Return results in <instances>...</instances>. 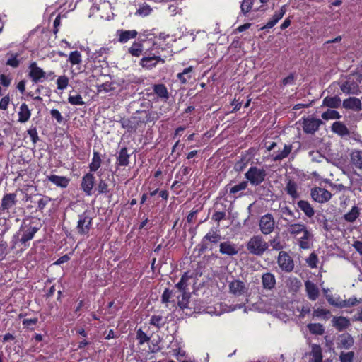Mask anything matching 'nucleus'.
<instances>
[{
  "label": "nucleus",
  "mask_w": 362,
  "mask_h": 362,
  "mask_svg": "<svg viewBox=\"0 0 362 362\" xmlns=\"http://www.w3.org/2000/svg\"><path fill=\"white\" fill-rule=\"evenodd\" d=\"M354 352L353 351H349L346 353L341 352L339 358L341 362H353L354 360Z\"/></svg>",
  "instance_id": "obj_59"
},
{
  "label": "nucleus",
  "mask_w": 362,
  "mask_h": 362,
  "mask_svg": "<svg viewBox=\"0 0 362 362\" xmlns=\"http://www.w3.org/2000/svg\"><path fill=\"white\" fill-rule=\"evenodd\" d=\"M277 264L284 272H291L294 268V262L286 251H280L277 257Z\"/></svg>",
  "instance_id": "obj_8"
},
{
  "label": "nucleus",
  "mask_w": 362,
  "mask_h": 362,
  "mask_svg": "<svg viewBox=\"0 0 362 362\" xmlns=\"http://www.w3.org/2000/svg\"><path fill=\"white\" fill-rule=\"evenodd\" d=\"M228 288L230 293L237 297L247 296L248 291L245 284L239 279H234L230 281L228 284Z\"/></svg>",
  "instance_id": "obj_11"
},
{
  "label": "nucleus",
  "mask_w": 362,
  "mask_h": 362,
  "mask_svg": "<svg viewBox=\"0 0 362 362\" xmlns=\"http://www.w3.org/2000/svg\"><path fill=\"white\" fill-rule=\"evenodd\" d=\"M293 146L291 144H285L282 151H279L276 155H273L274 161H280L288 156L292 151Z\"/></svg>",
  "instance_id": "obj_38"
},
{
  "label": "nucleus",
  "mask_w": 362,
  "mask_h": 362,
  "mask_svg": "<svg viewBox=\"0 0 362 362\" xmlns=\"http://www.w3.org/2000/svg\"><path fill=\"white\" fill-rule=\"evenodd\" d=\"M268 243H269V245L272 247V250H274L282 251L281 250L284 248V245L281 243L279 235L271 239Z\"/></svg>",
  "instance_id": "obj_52"
},
{
  "label": "nucleus",
  "mask_w": 362,
  "mask_h": 362,
  "mask_svg": "<svg viewBox=\"0 0 362 362\" xmlns=\"http://www.w3.org/2000/svg\"><path fill=\"white\" fill-rule=\"evenodd\" d=\"M255 0H243L240 8L241 12L246 16L252 8L253 3Z\"/></svg>",
  "instance_id": "obj_50"
},
{
  "label": "nucleus",
  "mask_w": 362,
  "mask_h": 362,
  "mask_svg": "<svg viewBox=\"0 0 362 362\" xmlns=\"http://www.w3.org/2000/svg\"><path fill=\"white\" fill-rule=\"evenodd\" d=\"M172 296L177 297V291H173V290H170L169 288H165L161 296V301L163 303H168L170 302V299Z\"/></svg>",
  "instance_id": "obj_53"
},
{
  "label": "nucleus",
  "mask_w": 362,
  "mask_h": 362,
  "mask_svg": "<svg viewBox=\"0 0 362 362\" xmlns=\"http://www.w3.org/2000/svg\"><path fill=\"white\" fill-rule=\"evenodd\" d=\"M69 79L66 76L63 75V76H59L58 78L57 79V82H56L57 86V89H59V90L66 89L69 85Z\"/></svg>",
  "instance_id": "obj_49"
},
{
  "label": "nucleus",
  "mask_w": 362,
  "mask_h": 362,
  "mask_svg": "<svg viewBox=\"0 0 362 362\" xmlns=\"http://www.w3.org/2000/svg\"><path fill=\"white\" fill-rule=\"evenodd\" d=\"M312 199L318 203H325L332 198V194L327 189L319 187L311 189Z\"/></svg>",
  "instance_id": "obj_10"
},
{
  "label": "nucleus",
  "mask_w": 362,
  "mask_h": 362,
  "mask_svg": "<svg viewBox=\"0 0 362 362\" xmlns=\"http://www.w3.org/2000/svg\"><path fill=\"white\" fill-rule=\"evenodd\" d=\"M119 123L122 128L125 129L128 132H136L137 128L139 127L136 118L132 116L129 118H122L120 119Z\"/></svg>",
  "instance_id": "obj_19"
},
{
  "label": "nucleus",
  "mask_w": 362,
  "mask_h": 362,
  "mask_svg": "<svg viewBox=\"0 0 362 362\" xmlns=\"http://www.w3.org/2000/svg\"><path fill=\"white\" fill-rule=\"evenodd\" d=\"M262 284L264 288L271 290L276 285V279L273 274L267 272L262 276Z\"/></svg>",
  "instance_id": "obj_26"
},
{
  "label": "nucleus",
  "mask_w": 362,
  "mask_h": 362,
  "mask_svg": "<svg viewBox=\"0 0 362 362\" xmlns=\"http://www.w3.org/2000/svg\"><path fill=\"white\" fill-rule=\"evenodd\" d=\"M313 235L308 229L303 233V235L298 238V246L300 248L307 250L312 245Z\"/></svg>",
  "instance_id": "obj_23"
},
{
  "label": "nucleus",
  "mask_w": 362,
  "mask_h": 362,
  "mask_svg": "<svg viewBox=\"0 0 362 362\" xmlns=\"http://www.w3.org/2000/svg\"><path fill=\"white\" fill-rule=\"evenodd\" d=\"M68 102L73 105H83L85 103L83 101L82 96L80 94L76 95H69Z\"/></svg>",
  "instance_id": "obj_54"
},
{
  "label": "nucleus",
  "mask_w": 362,
  "mask_h": 362,
  "mask_svg": "<svg viewBox=\"0 0 362 362\" xmlns=\"http://www.w3.org/2000/svg\"><path fill=\"white\" fill-rule=\"evenodd\" d=\"M110 49L107 47H102L98 49H96L94 52L92 53L90 56V59L93 61H104L107 58L109 54Z\"/></svg>",
  "instance_id": "obj_28"
},
{
  "label": "nucleus",
  "mask_w": 362,
  "mask_h": 362,
  "mask_svg": "<svg viewBox=\"0 0 362 362\" xmlns=\"http://www.w3.org/2000/svg\"><path fill=\"white\" fill-rule=\"evenodd\" d=\"M310 356L312 357L313 362H322L323 355L321 346L315 344H312Z\"/></svg>",
  "instance_id": "obj_33"
},
{
  "label": "nucleus",
  "mask_w": 362,
  "mask_h": 362,
  "mask_svg": "<svg viewBox=\"0 0 362 362\" xmlns=\"http://www.w3.org/2000/svg\"><path fill=\"white\" fill-rule=\"evenodd\" d=\"M343 106L346 109L358 111L361 109V102L358 98H349L343 101Z\"/></svg>",
  "instance_id": "obj_30"
},
{
  "label": "nucleus",
  "mask_w": 362,
  "mask_h": 362,
  "mask_svg": "<svg viewBox=\"0 0 362 362\" xmlns=\"http://www.w3.org/2000/svg\"><path fill=\"white\" fill-rule=\"evenodd\" d=\"M307 327L312 334L322 335L325 333V328L320 323H309Z\"/></svg>",
  "instance_id": "obj_42"
},
{
  "label": "nucleus",
  "mask_w": 362,
  "mask_h": 362,
  "mask_svg": "<svg viewBox=\"0 0 362 362\" xmlns=\"http://www.w3.org/2000/svg\"><path fill=\"white\" fill-rule=\"evenodd\" d=\"M322 118L325 120L339 119L341 115L337 110L328 109L322 114Z\"/></svg>",
  "instance_id": "obj_45"
},
{
  "label": "nucleus",
  "mask_w": 362,
  "mask_h": 362,
  "mask_svg": "<svg viewBox=\"0 0 362 362\" xmlns=\"http://www.w3.org/2000/svg\"><path fill=\"white\" fill-rule=\"evenodd\" d=\"M219 247V251L222 255L233 256L238 252V250L236 248L235 244L229 241L221 243Z\"/></svg>",
  "instance_id": "obj_22"
},
{
  "label": "nucleus",
  "mask_w": 362,
  "mask_h": 362,
  "mask_svg": "<svg viewBox=\"0 0 362 362\" xmlns=\"http://www.w3.org/2000/svg\"><path fill=\"white\" fill-rule=\"evenodd\" d=\"M138 35V32L136 30H117L116 36L117 40L120 43H126L131 39H135Z\"/></svg>",
  "instance_id": "obj_16"
},
{
  "label": "nucleus",
  "mask_w": 362,
  "mask_h": 362,
  "mask_svg": "<svg viewBox=\"0 0 362 362\" xmlns=\"http://www.w3.org/2000/svg\"><path fill=\"white\" fill-rule=\"evenodd\" d=\"M130 154L127 147H122L116 158V165L118 167H126L129 164Z\"/></svg>",
  "instance_id": "obj_20"
},
{
  "label": "nucleus",
  "mask_w": 362,
  "mask_h": 362,
  "mask_svg": "<svg viewBox=\"0 0 362 362\" xmlns=\"http://www.w3.org/2000/svg\"><path fill=\"white\" fill-rule=\"evenodd\" d=\"M95 184V177L91 173L85 174L81 180V189L88 196L92 194V190Z\"/></svg>",
  "instance_id": "obj_14"
},
{
  "label": "nucleus",
  "mask_w": 362,
  "mask_h": 362,
  "mask_svg": "<svg viewBox=\"0 0 362 362\" xmlns=\"http://www.w3.org/2000/svg\"><path fill=\"white\" fill-rule=\"evenodd\" d=\"M47 179L57 187H59L61 188L67 187L70 182L69 178L65 176H59L57 175H51L47 176Z\"/></svg>",
  "instance_id": "obj_24"
},
{
  "label": "nucleus",
  "mask_w": 362,
  "mask_h": 362,
  "mask_svg": "<svg viewBox=\"0 0 362 362\" xmlns=\"http://www.w3.org/2000/svg\"><path fill=\"white\" fill-rule=\"evenodd\" d=\"M298 186L295 181L293 180H288L286 182V187L284 188L286 193L293 199H296L300 197L299 193L298 192Z\"/></svg>",
  "instance_id": "obj_27"
},
{
  "label": "nucleus",
  "mask_w": 362,
  "mask_h": 362,
  "mask_svg": "<svg viewBox=\"0 0 362 362\" xmlns=\"http://www.w3.org/2000/svg\"><path fill=\"white\" fill-rule=\"evenodd\" d=\"M259 226L262 234H271L275 228V221L273 216L269 213L263 215L259 219Z\"/></svg>",
  "instance_id": "obj_7"
},
{
  "label": "nucleus",
  "mask_w": 362,
  "mask_h": 362,
  "mask_svg": "<svg viewBox=\"0 0 362 362\" xmlns=\"http://www.w3.org/2000/svg\"><path fill=\"white\" fill-rule=\"evenodd\" d=\"M93 224V218L85 211L78 215V220L76 227V231L78 235H88Z\"/></svg>",
  "instance_id": "obj_6"
},
{
  "label": "nucleus",
  "mask_w": 362,
  "mask_h": 362,
  "mask_svg": "<svg viewBox=\"0 0 362 362\" xmlns=\"http://www.w3.org/2000/svg\"><path fill=\"white\" fill-rule=\"evenodd\" d=\"M360 216L359 208L354 206L351 209L343 216L344 219L349 223L354 222Z\"/></svg>",
  "instance_id": "obj_40"
},
{
  "label": "nucleus",
  "mask_w": 362,
  "mask_h": 362,
  "mask_svg": "<svg viewBox=\"0 0 362 362\" xmlns=\"http://www.w3.org/2000/svg\"><path fill=\"white\" fill-rule=\"evenodd\" d=\"M151 11L152 8L151 6L148 4L144 3L139 6V8L135 12V15L144 17L150 15Z\"/></svg>",
  "instance_id": "obj_44"
},
{
  "label": "nucleus",
  "mask_w": 362,
  "mask_h": 362,
  "mask_svg": "<svg viewBox=\"0 0 362 362\" xmlns=\"http://www.w3.org/2000/svg\"><path fill=\"white\" fill-rule=\"evenodd\" d=\"M350 157L351 165L356 168L362 169V151L354 150Z\"/></svg>",
  "instance_id": "obj_31"
},
{
  "label": "nucleus",
  "mask_w": 362,
  "mask_h": 362,
  "mask_svg": "<svg viewBox=\"0 0 362 362\" xmlns=\"http://www.w3.org/2000/svg\"><path fill=\"white\" fill-rule=\"evenodd\" d=\"M7 55H10V57L6 61V65L10 66L12 68H17L20 64V61L18 59V54L8 53Z\"/></svg>",
  "instance_id": "obj_48"
},
{
  "label": "nucleus",
  "mask_w": 362,
  "mask_h": 362,
  "mask_svg": "<svg viewBox=\"0 0 362 362\" xmlns=\"http://www.w3.org/2000/svg\"><path fill=\"white\" fill-rule=\"evenodd\" d=\"M341 99L338 96L325 97L322 105L330 108H338L341 105Z\"/></svg>",
  "instance_id": "obj_39"
},
{
  "label": "nucleus",
  "mask_w": 362,
  "mask_h": 362,
  "mask_svg": "<svg viewBox=\"0 0 362 362\" xmlns=\"http://www.w3.org/2000/svg\"><path fill=\"white\" fill-rule=\"evenodd\" d=\"M28 76L35 83L42 82L45 78V71L39 67L35 62H33L29 66Z\"/></svg>",
  "instance_id": "obj_12"
},
{
  "label": "nucleus",
  "mask_w": 362,
  "mask_h": 362,
  "mask_svg": "<svg viewBox=\"0 0 362 362\" xmlns=\"http://www.w3.org/2000/svg\"><path fill=\"white\" fill-rule=\"evenodd\" d=\"M307 262L311 268H316L318 262L317 255L314 252L311 253L307 260Z\"/></svg>",
  "instance_id": "obj_62"
},
{
  "label": "nucleus",
  "mask_w": 362,
  "mask_h": 362,
  "mask_svg": "<svg viewBox=\"0 0 362 362\" xmlns=\"http://www.w3.org/2000/svg\"><path fill=\"white\" fill-rule=\"evenodd\" d=\"M220 235L217 234L216 231H209L203 238L206 241L211 242L212 243H216L220 240Z\"/></svg>",
  "instance_id": "obj_56"
},
{
  "label": "nucleus",
  "mask_w": 362,
  "mask_h": 362,
  "mask_svg": "<svg viewBox=\"0 0 362 362\" xmlns=\"http://www.w3.org/2000/svg\"><path fill=\"white\" fill-rule=\"evenodd\" d=\"M297 205L308 218H312L314 216L315 210L308 201L300 200L297 202Z\"/></svg>",
  "instance_id": "obj_32"
},
{
  "label": "nucleus",
  "mask_w": 362,
  "mask_h": 362,
  "mask_svg": "<svg viewBox=\"0 0 362 362\" xmlns=\"http://www.w3.org/2000/svg\"><path fill=\"white\" fill-rule=\"evenodd\" d=\"M91 163L89 164L90 172H96L101 166L102 159L98 151H93Z\"/></svg>",
  "instance_id": "obj_36"
},
{
  "label": "nucleus",
  "mask_w": 362,
  "mask_h": 362,
  "mask_svg": "<svg viewBox=\"0 0 362 362\" xmlns=\"http://www.w3.org/2000/svg\"><path fill=\"white\" fill-rule=\"evenodd\" d=\"M150 324L155 326L158 329H160L164 326L165 322L161 315H152L150 319Z\"/></svg>",
  "instance_id": "obj_51"
},
{
  "label": "nucleus",
  "mask_w": 362,
  "mask_h": 362,
  "mask_svg": "<svg viewBox=\"0 0 362 362\" xmlns=\"http://www.w3.org/2000/svg\"><path fill=\"white\" fill-rule=\"evenodd\" d=\"M332 131L341 136L348 135L349 131L347 127L341 122H335L332 125Z\"/></svg>",
  "instance_id": "obj_35"
},
{
  "label": "nucleus",
  "mask_w": 362,
  "mask_h": 362,
  "mask_svg": "<svg viewBox=\"0 0 362 362\" xmlns=\"http://www.w3.org/2000/svg\"><path fill=\"white\" fill-rule=\"evenodd\" d=\"M50 201H51V198H49L47 196L44 197L43 198L39 199L37 202L38 210L42 211Z\"/></svg>",
  "instance_id": "obj_63"
},
{
  "label": "nucleus",
  "mask_w": 362,
  "mask_h": 362,
  "mask_svg": "<svg viewBox=\"0 0 362 362\" xmlns=\"http://www.w3.org/2000/svg\"><path fill=\"white\" fill-rule=\"evenodd\" d=\"M136 339L139 345H143L150 341V337L141 328L136 330Z\"/></svg>",
  "instance_id": "obj_47"
},
{
  "label": "nucleus",
  "mask_w": 362,
  "mask_h": 362,
  "mask_svg": "<svg viewBox=\"0 0 362 362\" xmlns=\"http://www.w3.org/2000/svg\"><path fill=\"white\" fill-rule=\"evenodd\" d=\"M97 189L99 194H107L109 192L108 185L106 181L100 179Z\"/></svg>",
  "instance_id": "obj_60"
},
{
  "label": "nucleus",
  "mask_w": 362,
  "mask_h": 362,
  "mask_svg": "<svg viewBox=\"0 0 362 362\" xmlns=\"http://www.w3.org/2000/svg\"><path fill=\"white\" fill-rule=\"evenodd\" d=\"M305 286L308 298L311 300H315L319 296V289L317 286L309 280L305 281Z\"/></svg>",
  "instance_id": "obj_25"
},
{
  "label": "nucleus",
  "mask_w": 362,
  "mask_h": 362,
  "mask_svg": "<svg viewBox=\"0 0 362 362\" xmlns=\"http://www.w3.org/2000/svg\"><path fill=\"white\" fill-rule=\"evenodd\" d=\"M268 247L269 243L260 235H253L246 244L248 252L256 256H262Z\"/></svg>",
  "instance_id": "obj_3"
},
{
  "label": "nucleus",
  "mask_w": 362,
  "mask_h": 362,
  "mask_svg": "<svg viewBox=\"0 0 362 362\" xmlns=\"http://www.w3.org/2000/svg\"><path fill=\"white\" fill-rule=\"evenodd\" d=\"M153 94L157 96L158 99L163 101H167L169 98V92L167 87L163 83L153 84L151 86Z\"/></svg>",
  "instance_id": "obj_17"
},
{
  "label": "nucleus",
  "mask_w": 362,
  "mask_h": 362,
  "mask_svg": "<svg viewBox=\"0 0 362 362\" xmlns=\"http://www.w3.org/2000/svg\"><path fill=\"white\" fill-rule=\"evenodd\" d=\"M233 181L231 180L228 184L224 187L226 192H229L230 194L233 195V197L238 198L242 196V191H244L248 186L247 181H242L239 184L232 185Z\"/></svg>",
  "instance_id": "obj_13"
},
{
  "label": "nucleus",
  "mask_w": 362,
  "mask_h": 362,
  "mask_svg": "<svg viewBox=\"0 0 362 362\" xmlns=\"http://www.w3.org/2000/svg\"><path fill=\"white\" fill-rule=\"evenodd\" d=\"M134 117L136 118L139 126L146 124V112H145V110H136Z\"/></svg>",
  "instance_id": "obj_55"
},
{
  "label": "nucleus",
  "mask_w": 362,
  "mask_h": 362,
  "mask_svg": "<svg viewBox=\"0 0 362 362\" xmlns=\"http://www.w3.org/2000/svg\"><path fill=\"white\" fill-rule=\"evenodd\" d=\"M39 229L40 228L36 226H25V228L23 229V233L20 238V242L25 247H28L29 245H27V243L34 238Z\"/></svg>",
  "instance_id": "obj_18"
},
{
  "label": "nucleus",
  "mask_w": 362,
  "mask_h": 362,
  "mask_svg": "<svg viewBox=\"0 0 362 362\" xmlns=\"http://www.w3.org/2000/svg\"><path fill=\"white\" fill-rule=\"evenodd\" d=\"M11 99L8 95L4 96L0 100V110H6L8 107Z\"/></svg>",
  "instance_id": "obj_64"
},
{
  "label": "nucleus",
  "mask_w": 362,
  "mask_h": 362,
  "mask_svg": "<svg viewBox=\"0 0 362 362\" xmlns=\"http://www.w3.org/2000/svg\"><path fill=\"white\" fill-rule=\"evenodd\" d=\"M328 302L333 305L337 306L339 308H346L351 307L355 305L358 300L356 297L349 298V299H346L342 300L339 304L336 303L332 298H327Z\"/></svg>",
  "instance_id": "obj_37"
},
{
  "label": "nucleus",
  "mask_w": 362,
  "mask_h": 362,
  "mask_svg": "<svg viewBox=\"0 0 362 362\" xmlns=\"http://www.w3.org/2000/svg\"><path fill=\"white\" fill-rule=\"evenodd\" d=\"M156 39L155 34L151 33L149 30H145L137 40H135L128 48L127 52L132 57H139L144 54V47L147 42H152V46L150 48L154 50V47L157 45V42L155 41Z\"/></svg>",
  "instance_id": "obj_1"
},
{
  "label": "nucleus",
  "mask_w": 362,
  "mask_h": 362,
  "mask_svg": "<svg viewBox=\"0 0 362 362\" xmlns=\"http://www.w3.org/2000/svg\"><path fill=\"white\" fill-rule=\"evenodd\" d=\"M279 211L282 215L288 216L291 218H296L294 216V212L290 209L289 206L284 204L283 206L280 205Z\"/></svg>",
  "instance_id": "obj_58"
},
{
  "label": "nucleus",
  "mask_w": 362,
  "mask_h": 362,
  "mask_svg": "<svg viewBox=\"0 0 362 362\" xmlns=\"http://www.w3.org/2000/svg\"><path fill=\"white\" fill-rule=\"evenodd\" d=\"M69 62L72 66L78 65L82 62V56L79 51L75 50L69 53Z\"/></svg>",
  "instance_id": "obj_43"
},
{
  "label": "nucleus",
  "mask_w": 362,
  "mask_h": 362,
  "mask_svg": "<svg viewBox=\"0 0 362 362\" xmlns=\"http://www.w3.org/2000/svg\"><path fill=\"white\" fill-rule=\"evenodd\" d=\"M28 134L29 135L32 142L35 144L39 141L38 133L36 127H31L28 129Z\"/></svg>",
  "instance_id": "obj_57"
},
{
  "label": "nucleus",
  "mask_w": 362,
  "mask_h": 362,
  "mask_svg": "<svg viewBox=\"0 0 362 362\" xmlns=\"http://www.w3.org/2000/svg\"><path fill=\"white\" fill-rule=\"evenodd\" d=\"M18 200L16 194L15 193H9L4 195L1 199V204L0 206V211L1 212H9V210L15 206Z\"/></svg>",
  "instance_id": "obj_15"
},
{
  "label": "nucleus",
  "mask_w": 362,
  "mask_h": 362,
  "mask_svg": "<svg viewBox=\"0 0 362 362\" xmlns=\"http://www.w3.org/2000/svg\"><path fill=\"white\" fill-rule=\"evenodd\" d=\"M8 244L6 241L0 242V262L4 260L8 255Z\"/></svg>",
  "instance_id": "obj_61"
},
{
  "label": "nucleus",
  "mask_w": 362,
  "mask_h": 362,
  "mask_svg": "<svg viewBox=\"0 0 362 362\" xmlns=\"http://www.w3.org/2000/svg\"><path fill=\"white\" fill-rule=\"evenodd\" d=\"M192 66L187 67L182 72L177 74V77L182 83H185L192 78Z\"/></svg>",
  "instance_id": "obj_41"
},
{
  "label": "nucleus",
  "mask_w": 362,
  "mask_h": 362,
  "mask_svg": "<svg viewBox=\"0 0 362 362\" xmlns=\"http://www.w3.org/2000/svg\"><path fill=\"white\" fill-rule=\"evenodd\" d=\"M307 229V226L301 223L289 224L288 226V232L293 236H297L303 233Z\"/></svg>",
  "instance_id": "obj_34"
},
{
  "label": "nucleus",
  "mask_w": 362,
  "mask_h": 362,
  "mask_svg": "<svg viewBox=\"0 0 362 362\" xmlns=\"http://www.w3.org/2000/svg\"><path fill=\"white\" fill-rule=\"evenodd\" d=\"M18 121L21 123H25L29 120L31 116V112L28 108V106L25 103H22L19 108L18 113Z\"/></svg>",
  "instance_id": "obj_29"
},
{
  "label": "nucleus",
  "mask_w": 362,
  "mask_h": 362,
  "mask_svg": "<svg viewBox=\"0 0 362 362\" xmlns=\"http://www.w3.org/2000/svg\"><path fill=\"white\" fill-rule=\"evenodd\" d=\"M332 324L338 332H342L351 325L349 320L343 316L334 317Z\"/></svg>",
  "instance_id": "obj_21"
},
{
  "label": "nucleus",
  "mask_w": 362,
  "mask_h": 362,
  "mask_svg": "<svg viewBox=\"0 0 362 362\" xmlns=\"http://www.w3.org/2000/svg\"><path fill=\"white\" fill-rule=\"evenodd\" d=\"M160 117V113L156 110H153V108L151 110L146 112V123L152 122L154 124Z\"/></svg>",
  "instance_id": "obj_46"
},
{
  "label": "nucleus",
  "mask_w": 362,
  "mask_h": 362,
  "mask_svg": "<svg viewBox=\"0 0 362 362\" xmlns=\"http://www.w3.org/2000/svg\"><path fill=\"white\" fill-rule=\"evenodd\" d=\"M144 54L145 56L143 57L139 62V65L146 69H152L156 67L158 64L165 63V60L159 55V52L157 49L152 50L151 48L146 49Z\"/></svg>",
  "instance_id": "obj_4"
},
{
  "label": "nucleus",
  "mask_w": 362,
  "mask_h": 362,
  "mask_svg": "<svg viewBox=\"0 0 362 362\" xmlns=\"http://www.w3.org/2000/svg\"><path fill=\"white\" fill-rule=\"evenodd\" d=\"M191 278L192 276L189 275L188 272H185L179 282L175 286V288L177 290L176 291L177 293H180L177 296V305L182 310L188 308L189 299L190 298L188 286L189 284V281Z\"/></svg>",
  "instance_id": "obj_2"
},
{
  "label": "nucleus",
  "mask_w": 362,
  "mask_h": 362,
  "mask_svg": "<svg viewBox=\"0 0 362 362\" xmlns=\"http://www.w3.org/2000/svg\"><path fill=\"white\" fill-rule=\"evenodd\" d=\"M323 122L320 119L308 117L303 118V129L306 134H314L316 132Z\"/></svg>",
  "instance_id": "obj_9"
},
{
  "label": "nucleus",
  "mask_w": 362,
  "mask_h": 362,
  "mask_svg": "<svg viewBox=\"0 0 362 362\" xmlns=\"http://www.w3.org/2000/svg\"><path fill=\"white\" fill-rule=\"evenodd\" d=\"M266 176V170L256 166H251L245 174L247 181L254 186L260 185L265 180Z\"/></svg>",
  "instance_id": "obj_5"
}]
</instances>
